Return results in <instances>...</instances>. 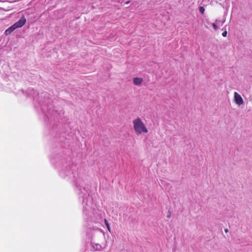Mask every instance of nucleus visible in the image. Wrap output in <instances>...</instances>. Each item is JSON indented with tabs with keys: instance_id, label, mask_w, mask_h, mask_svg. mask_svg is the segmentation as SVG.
I'll use <instances>...</instances> for the list:
<instances>
[{
	"instance_id": "1",
	"label": "nucleus",
	"mask_w": 252,
	"mask_h": 252,
	"mask_svg": "<svg viewBox=\"0 0 252 252\" xmlns=\"http://www.w3.org/2000/svg\"><path fill=\"white\" fill-rule=\"evenodd\" d=\"M63 150H60L59 153L53 154L51 157V162L56 167L58 168L60 176L67 180L73 181L75 186L76 192L78 194L80 201L83 205V218L88 225L86 230L87 235L90 239V246L92 251H100L102 246L98 243L93 242L94 236L95 235H102L101 229L98 227L92 226L93 223H101L102 222V212L99 209V205L90 197L89 189L84 180L78 175L76 171L78 168L76 165L71 164L70 158L64 156L62 153Z\"/></svg>"
},
{
	"instance_id": "2",
	"label": "nucleus",
	"mask_w": 252,
	"mask_h": 252,
	"mask_svg": "<svg viewBox=\"0 0 252 252\" xmlns=\"http://www.w3.org/2000/svg\"><path fill=\"white\" fill-rule=\"evenodd\" d=\"M54 111H40L39 115L43 117L44 121L46 124H50L51 125L53 124L52 126V130L54 132H56V129H57L58 126H56L57 125V122L58 120V118L57 117L58 114L57 113V111H54L55 113H53Z\"/></svg>"
},
{
	"instance_id": "3",
	"label": "nucleus",
	"mask_w": 252,
	"mask_h": 252,
	"mask_svg": "<svg viewBox=\"0 0 252 252\" xmlns=\"http://www.w3.org/2000/svg\"><path fill=\"white\" fill-rule=\"evenodd\" d=\"M15 94L18 96L24 95L26 97H29L32 98L34 101L40 103L38 93L32 89H29L26 92L22 90H20L15 93Z\"/></svg>"
},
{
	"instance_id": "4",
	"label": "nucleus",
	"mask_w": 252,
	"mask_h": 252,
	"mask_svg": "<svg viewBox=\"0 0 252 252\" xmlns=\"http://www.w3.org/2000/svg\"><path fill=\"white\" fill-rule=\"evenodd\" d=\"M133 127L137 134L142 132L147 133L148 130L140 118H137L133 121Z\"/></svg>"
},
{
	"instance_id": "5",
	"label": "nucleus",
	"mask_w": 252,
	"mask_h": 252,
	"mask_svg": "<svg viewBox=\"0 0 252 252\" xmlns=\"http://www.w3.org/2000/svg\"><path fill=\"white\" fill-rule=\"evenodd\" d=\"M233 101L234 103L238 106H241L244 103L243 98L241 95L236 92L234 93Z\"/></svg>"
},
{
	"instance_id": "6",
	"label": "nucleus",
	"mask_w": 252,
	"mask_h": 252,
	"mask_svg": "<svg viewBox=\"0 0 252 252\" xmlns=\"http://www.w3.org/2000/svg\"><path fill=\"white\" fill-rule=\"evenodd\" d=\"M26 22V19L23 16L18 21L13 24L16 29L21 28Z\"/></svg>"
},
{
	"instance_id": "7",
	"label": "nucleus",
	"mask_w": 252,
	"mask_h": 252,
	"mask_svg": "<svg viewBox=\"0 0 252 252\" xmlns=\"http://www.w3.org/2000/svg\"><path fill=\"white\" fill-rule=\"evenodd\" d=\"M143 82V78L140 77H135L133 79V84L135 86H140Z\"/></svg>"
},
{
	"instance_id": "8",
	"label": "nucleus",
	"mask_w": 252,
	"mask_h": 252,
	"mask_svg": "<svg viewBox=\"0 0 252 252\" xmlns=\"http://www.w3.org/2000/svg\"><path fill=\"white\" fill-rule=\"evenodd\" d=\"M16 29L15 28V27L13 25L10 27H9L7 30H6L4 33H5V35H9Z\"/></svg>"
},
{
	"instance_id": "9",
	"label": "nucleus",
	"mask_w": 252,
	"mask_h": 252,
	"mask_svg": "<svg viewBox=\"0 0 252 252\" xmlns=\"http://www.w3.org/2000/svg\"><path fill=\"white\" fill-rule=\"evenodd\" d=\"M199 12L201 14H203L204 13V11H205V9H204V8L203 7L200 6L199 8Z\"/></svg>"
},
{
	"instance_id": "10",
	"label": "nucleus",
	"mask_w": 252,
	"mask_h": 252,
	"mask_svg": "<svg viewBox=\"0 0 252 252\" xmlns=\"http://www.w3.org/2000/svg\"><path fill=\"white\" fill-rule=\"evenodd\" d=\"M104 221H105V223L107 226V228L110 231V226H109V224L108 221L105 219L104 220Z\"/></svg>"
},
{
	"instance_id": "11",
	"label": "nucleus",
	"mask_w": 252,
	"mask_h": 252,
	"mask_svg": "<svg viewBox=\"0 0 252 252\" xmlns=\"http://www.w3.org/2000/svg\"><path fill=\"white\" fill-rule=\"evenodd\" d=\"M217 25V23L212 24V26L215 30H216L218 29V27Z\"/></svg>"
},
{
	"instance_id": "12",
	"label": "nucleus",
	"mask_w": 252,
	"mask_h": 252,
	"mask_svg": "<svg viewBox=\"0 0 252 252\" xmlns=\"http://www.w3.org/2000/svg\"><path fill=\"white\" fill-rule=\"evenodd\" d=\"M227 31H224L222 32V35L223 36V37H226L227 36Z\"/></svg>"
},
{
	"instance_id": "13",
	"label": "nucleus",
	"mask_w": 252,
	"mask_h": 252,
	"mask_svg": "<svg viewBox=\"0 0 252 252\" xmlns=\"http://www.w3.org/2000/svg\"><path fill=\"white\" fill-rule=\"evenodd\" d=\"M216 23L218 25H220V24H221V21L219 20H216Z\"/></svg>"
},
{
	"instance_id": "14",
	"label": "nucleus",
	"mask_w": 252,
	"mask_h": 252,
	"mask_svg": "<svg viewBox=\"0 0 252 252\" xmlns=\"http://www.w3.org/2000/svg\"><path fill=\"white\" fill-rule=\"evenodd\" d=\"M220 21H221V26H222L224 24V23L225 22V20H221Z\"/></svg>"
},
{
	"instance_id": "15",
	"label": "nucleus",
	"mask_w": 252,
	"mask_h": 252,
	"mask_svg": "<svg viewBox=\"0 0 252 252\" xmlns=\"http://www.w3.org/2000/svg\"><path fill=\"white\" fill-rule=\"evenodd\" d=\"M224 231H225V232H227L228 231V229H227V228L225 229H224Z\"/></svg>"
},
{
	"instance_id": "16",
	"label": "nucleus",
	"mask_w": 252,
	"mask_h": 252,
	"mask_svg": "<svg viewBox=\"0 0 252 252\" xmlns=\"http://www.w3.org/2000/svg\"><path fill=\"white\" fill-rule=\"evenodd\" d=\"M170 216H171V214L170 213V214H169L167 215V217H168V218H169V217H170Z\"/></svg>"
},
{
	"instance_id": "17",
	"label": "nucleus",
	"mask_w": 252,
	"mask_h": 252,
	"mask_svg": "<svg viewBox=\"0 0 252 252\" xmlns=\"http://www.w3.org/2000/svg\"><path fill=\"white\" fill-rule=\"evenodd\" d=\"M129 2H130V1H126V4H128Z\"/></svg>"
}]
</instances>
